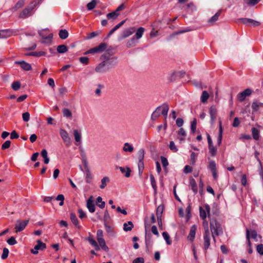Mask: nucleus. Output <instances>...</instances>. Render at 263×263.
I'll return each mask as SVG.
<instances>
[{
  "instance_id": "nucleus-1",
  "label": "nucleus",
  "mask_w": 263,
  "mask_h": 263,
  "mask_svg": "<svg viewBox=\"0 0 263 263\" xmlns=\"http://www.w3.org/2000/svg\"><path fill=\"white\" fill-rule=\"evenodd\" d=\"M210 229L212 237L215 241V236H218L223 233L221 225L215 218H212L210 220Z\"/></svg>"
},
{
  "instance_id": "nucleus-2",
  "label": "nucleus",
  "mask_w": 263,
  "mask_h": 263,
  "mask_svg": "<svg viewBox=\"0 0 263 263\" xmlns=\"http://www.w3.org/2000/svg\"><path fill=\"white\" fill-rule=\"evenodd\" d=\"M28 222L29 220H25L23 221L17 220L15 226V232L17 233L22 231L28 224Z\"/></svg>"
},
{
  "instance_id": "nucleus-3",
  "label": "nucleus",
  "mask_w": 263,
  "mask_h": 263,
  "mask_svg": "<svg viewBox=\"0 0 263 263\" xmlns=\"http://www.w3.org/2000/svg\"><path fill=\"white\" fill-rule=\"evenodd\" d=\"M46 248L45 243H43L41 240H37V245H35L33 249L31 250V252L33 254H37L38 253V250H43Z\"/></svg>"
},
{
  "instance_id": "nucleus-4",
  "label": "nucleus",
  "mask_w": 263,
  "mask_h": 263,
  "mask_svg": "<svg viewBox=\"0 0 263 263\" xmlns=\"http://www.w3.org/2000/svg\"><path fill=\"white\" fill-rule=\"evenodd\" d=\"M207 140L209 152L212 156H214L216 154L217 149L214 146L212 139L209 134H207Z\"/></svg>"
},
{
  "instance_id": "nucleus-5",
  "label": "nucleus",
  "mask_w": 263,
  "mask_h": 263,
  "mask_svg": "<svg viewBox=\"0 0 263 263\" xmlns=\"http://www.w3.org/2000/svg\"><path fill=\"white\" fill-rule=\"evenodd\" d=\"M252 92V90L251 89H246L238 95L237 98L238 100L241 102H243L246 99V97L250 96Z\"/></svg>"
},
{
  "instance_id": "nucleus-6",
  "label": "nucleus",
  "mask_w": 263,
  "mask_h": 263,
  "mask_svg": "<svg viewBox=\"0 0 263 263\" xmlns=\"http://www.w3.org/2000/svg\"><path fill=\"white\" fill-rule=\"evenodd\" d=\"M107 47L106 43H102L98 46L90 49L91 54L102 52L105 50Z\"/></svg>"
},
{
  "instance_id": "nucleus-7",
  "label": "nucleus",
  "mask_w": 263,
  "mask_h": 263,
  "mask_svg": "<svg viewBox=\"0 0 263 263\" xmlns=\"http://www.w3.org/2000/svg\"><path fill=\"white\" fill-rule=\"evenodd\" d=\"M109 70L104 61L101 62L95 68V71L98 73H104Z\"/></svg>"
},
{
  "instance_id": "nucleus-8",
  "label": "nucleus",
  "mask_w": 263,
  "mask_h": 263,
  "mask_svg": "<svg viewBox=\"0 0 263 263\" xmlns=\"http://www.w3.org/2000/svg\"><path fill=\"white\" fill-rule=\"evenodd\" d=\"M144 224H145V244H146V251L148 252L149 251V249H148V247L149 245H152V239H151V237H152L151 234H149L148 235H147L146 229H147V227H149L150 226L151 223H147L146 222V220H145Z\"/></svg>"
},
{
  "instance_id": "nucleus-9",
  "label": "nucleus",
  "mask_w": 263,
  "mask_h": 263,
  "mask_svg": "<svg viewBox=\"0 0 263 263\" xmlns=\"http://www.w3.org/2000/svg\"><path fill=\"white\" fill-rule=\"evenodd\" d=\"M209 114L211 118V122L213 124L215 122L217 117V110L215 105H212L209 109Z\"/></svg>"
},
{
  "instance_id": "nucleus-10",
  "label": "nucleus",
  "mask_w": 263,
  "mask_h": 263,
  "mask_svg": "<svg viewBox=\"0 0 263 263\" xmlns=\"http://www.w3.org/2000/svg\"><path fill=\"white\" fill-rule=\"evenodd\" d=\"M135 31V27H130V28H127V29L124 30L122 32V34L120 37V40H122L129 36Z\"/></svg>"
},
{
  "instance_id": "nucleus-11",
  "label": "nucleus",
  "mask_w": 263,
  "mask_h": 263,
  "mask_svg": "<svg viewBox=\"0 0 263 263\" xmlns=\"http://www.w3.org/2000/svg\"><path fill=\"white\" fill-rule=\"evenodd\" d=\"M86 207L90 213L95 212L96 207L93 203V197L91 196L87 200Z\"/></svg>"
},
{
  "instance_id": "nucleus-12",
  "label": "nucleus",
  "mask_w": 263,
  "mask_h": 263,
  "mask_svg": "<svg viewBox=\"0 0 263 263\" xmlns=\"http://www.w3.org/2000/svg\"><path fill=\"white\" fill-rule=\"evenodd\" d=\"M14 63L15 64L20 65L21 68L24 70L29 71L32 69L31 65L24 61H15Z\"/></svg>"
},
{
  "instance_id": "nucleus-13",
  "label": "nucleus",
  "mask_w": 263,
  "mask_h": 263,
  "mask_svg": "<svg viewBox=\"0 0 263 263\" xmlns=\"http://www.w3.org/2000/svg\"><path fill=\"white\" fill-rule=\"evenodd\" d=\"M204 248L205 250H206L210 245V231L209 230H206L205 232H204Z\"/></svg>"
},
{
  "instance_id": "nucleus-14",
  "label": "nucleus",
  "mask_w": 263,
  "mask_h": 263,
  "mask_svg": "<svg viewBox=\"0 0 263 263\" xmlns=\"http://www.w3.org/2000/svg\"><path fill=\"white\" fill-rule=\"evenodd\" d=\"M104 62L107 66L108 67V69H110L117 65L118 59L116 57H112L110 60H105Z\"/></svg>"
},
{
  "instance_id": "nucleus-15",
  "label": "nucleus",
  "mask_w": 263,
  "mask_h": 263,
  "mask_svg": "<svg viewBox=\"0 0 263 263\" xmlns=\"http://www.w3.org/2000/svg\"><path fill=\"white\" fill-rule=\"evenodd\" d=\"M13 31L10 29L0 30V39L7 38L11 36Z\"/></svg>"
},
{
  "instance_id": "nucleus-16",
  "label": "nucleus",
  "mask_w": 263,
  "mask_h": 263,
  "mask_svg": "<svg viewBox=\"0 0 263 263\" xmlns=\"http://www.w3.org/2000/svg\"><path fill=\"white\" fill-rule=\"evenodd\" d=\"M240 20L245 24H250L253 26H258L260 24L259 22L256 21L251 18H240Z\"/></svg>"
},
{
  "instance_id": "nucleus-17",
  "label": "nucleus",
  "mask_w": 263,
  "mask_h": 263,
  "mask_svg": "<svg viewBox=\"0 0 263 263\" xmlns=\"http://www.w3.org/2000/svg\"><path fill=\"white\" fill-rule=\"evenodd\" d=\"M33 10L32 7H28L25 8L23 11L20 14V18H26L30 15V12Z\"/></svg>"
},
{
  "instance_id": "nucleus-18",
  "label": "nucleus",
  "mask_w": 263,
  "mask_h": 263,
  "mask_svg": "<svg viewBox=\"0 0 263 263\" xmlns=\"http://www.w3.org/2000/svg\"><path fill=\"white\" fill-rule=\"evenodd\" d=\"M196 231V226L193 225L191 227L190 233L187 236V238L191 241H193L195 238Z\"/></svg>"
},
{
  "instance_id": "nucleus-19",
  "label": "nucleus",
  "mask_w": 263,
  "mask_h": 263,
  "mask_svg": "<svg viewBox=\"0 0 263 263\" xmlns=\"http://www.w3.org/2000/svg\"><path fill=\"white\" fill-rule=\"evenodd\" d=\"M60 135L61 136V137L62 138L63 140L65 142H69L70 141V138L68 136V134L67 133V132L64 130V129H60Z\"/></svg>"
},
{
  "instance_id": "nucleus-20",
  "label": "nucleus",
  "mask_w": 263,
  "mask_h": 263,
  "mask_svg": "<svg viewBox=\"0 0 263 263\" xmlns=\"http://www.w3.org/2000/svg\"><path fill=\"white\" fill-rule=\"evenodd\" d=\"M70 218L73 224L77 227L78 228H80V226L79 224V221L76 216V215L74 213H71L70 215Z\"/></svg>"
},
{
  "instance_id": "nucleus-21",
  "label": "nucleus",
  "mask_w": 263,
  "mask_h": 263,
  "mask_svg": "<svg viewBox=\"0 0 263 263\" xmlns=\"http://www.w3.org/2000/svg\"><path fill=\"white\" fill-rule=\"evenodd\" d=\"M86 240L89 242V243L91 246H92L93 247H94L95 248V249L96 251L100 250V247L98 245L97 241L94 239H93L91 237H89L87 238H86Z\"/></svg>"
},
{
  "instance_id": "nucleus-22",
  "label": "nucleus",
  "mask_w": 263,
  "mask_h": 263,
  "mask_svg": "<svg viewBox=\"0 0 263 263\" xmlns=\"http://www.w3.org/2000/svg\"><path fill=\"white\" fill-rule=\"evenodd\" d=\"M26 56H34L39 57L42 55H46V52L44 51H34L31 52L29 53H26L25 54Z\"/></svg>"
},
{
  "instance_id": "nucleus-23",
  "label": "nucleus",
  "mask_w": 263,
  "mask_h": 263,
  "mask_svg": "<svg viewBox=\"0 0 263 263\" xmlns=\"http://www.w3.org/2000/svg\"><path fill=\"white\" fill-rule=\"evenodd\" d=\"M190 184L191 186L192 190L195 194H196L198 192L197 185L195 180L193 178H190Z\"/></svg>"
},
{
  "instance_id": "nucleus-24",
  "label": "nucleus",
  "mask_w": 263,
  "mask_h": 263,
  "mask_svg": "<svg viewBox=\"0 0 263 263\" xmlns=\"http://www.w3.org/2000/svg\"><path fill=\"white\" fill-rule=\"evenodd\" d=\"M251 107L253 112H256L258 110L259 107H263V103L254 101L252 104Z\"/></svg>"
},
{
  "instance_id": "nucleus-25",
  "label": "nucleus",
  "mask_w": 263,
  "mask_h": 263,
  "mask_svg": "<svg viewBox=\"0 0 263 263\" xmlns=\"http://www.w3.org/2000/svg\"><path fill=\"white\" fill-rule=\"evenodd\" d=\"M149 177L151 179V185L154 189V194L156 195L157 194L156 181L154 176L152 174H150Z\"/></svg>"
},
{
  "instance_id": "nucleus-26",
  "label": "nucleus",
  "mask_w": 263,
  "mask_h": 263,
  "mask_svg": "<svg viewBox=\"0 0 263 263\" xmlns=\"http://www.w3.org/2000/svg\"><path fill=\"white\" fill-rule=\"evenodd\" d=\"M144 30H145V29H144V28H143V27H139L137 29V31L136 32L135 35L133 37H135V39L136 40L140 39L142 36Z\"/></svg>"
},
{
  "instance_id": "nucleus-27",
  "label": "nucleus",
  "mask_w": 263,
  "mask_h": 263,
  "mask_svg": "<svg viewBox=\"0 0 263 263\" xmlns=\"http://www.w3.org/2000/svg\"><path fill=\"white\" fill-rule=\"evenodd\" d=\"M209 97V94L206 91H203L200 97L201 102L203 103H206Z\"/></svg>"
},
{
  "instance_id": "nucleus-28",
  "label": "nucleus",
  "mask_w": 263,
  "mask_h": 263,
  "mask_svg": "<svg viewBox=\"0 0 263 263\" xmlns=\"http://www.w3.org/2000/svg\"><path fill=\"white\" fill-rule=\"evenodd\" d=\"M161 106V108H162L161 114L165 118H166L167 116V112L169 109L168 105L167 103H164Z\"/></svg>"
},
{
  "instance_id": "nucleus-29",
  "label": "nucleus",
  "mask_w": 263,
  "mask_h": 263,
  "mask_svg": "<svg viewBox=\"0 0 263 263\" xmlns=\"http://www.w3.org/2000/svg\"><path fill=\"white\" fill-rule=\"evenodd\" d=\"M161 108V106H158L153 112L151 116V119L152 120H156V119L160 115V109Z\"/></svg>"
},
{
  "instance_id": "nucleus-30",
  "label": "nucleus",
  "mask_w": 263,
  "mask_h": 263,
  "mask_svg": "<svg viewBox=\"0 0 263 263\" xmlns=\"http://www.w3.org/2000/svg\"><path fill=\"white\" fill-rule=\"evenodd\" d=\"M57 50L59 53H64L68 51V48L65 45H60L57 47Z\"/></svg>"
},
{
  "instance_id": "nucleus-31",
  "label": "nucleus",
  "mask_w": 263,
  "mask_h": 263,
  "mask_svg": "<svg viewBox=\"0 0 263 263\" xmlns=\"http://www.w3.org/2000/svg\"><path fill=\"white\" fill-rule=\"evenodd\" d=\"M59 35L60 39L65 40L68 36V32L66 29H61L60 30Z\"/></svg>"
},
{
  "instance_id": "nucleus-32",
  "label": "nucleus",
  "mask_w": 263,
  "mask_h": 263,
  "mask_svg": "<svg viewBox=\"0 0 263 263\" xmlns=\"http://www.w3.org/2000/svg\"><path fill=\"white\" fill-rule=\"evenodd\" d=\"M221 12V10H219L214 16L209 20L208 22L210 23H213L217 21Z\"/></svg>"
},
{
  "instance_id": "nucleus-33",
  "label": "nucleus",
  "mask_w": 263,
  "mask_h": 263,
  "mask_svg": "<svg viewBox=\"0 0 263 263\" xmlns=\"http://www.w3.org/2000/svg\"><path fill=\"white\" fill-rule=\"evenodd\" d=\"M134 228V224L132 221H128L127 223H124L123 224V229L125 231H129Z\"/></svg>"
},
{
  "instance_id": "nucleus-34",
  "label": "nucleus",
  "mask_w": 263,
  "mask_h": 263,
  "mask_svg": "<svg viewBox=\"0 0 263 263\" xmlns=\"http://www.w3.org/2000/svg\"><path fill=\"white\" fill-rule=\"evenodd\" d=\"M117 168H119L123 174L125 173L124 175L126 177H129L130 176L131 170L129 167H126V171H125V168L123 167H117Z\"/></svg>"
},
{
  "instance_id": "nucleus-35",
  "label": "nucleus",
  "mask_w": 263,
  "mask_h": 263,
  "mask_svg": "<svg viewBox=\"0 0 263 263\" xmlns=\"http://www.w3.org/2000/svg\"><path fill=\"white\" fill-rule=\"evenodd\" d=\"M123 150L126 152L132 153L134 151L133 146L128 143H125L123 147Z\"/></svg>"
},
{
  "instance_id": "nucleus-36",
  "label": "nucleus",
  "mask_w": 263,
  "mask_h": 263,
  "mask_svg": "<svg viewBox=\"0 0 263 263\" xmlns=\"http://www.w3.org/2000/svg\"><path fill=\"white\" fill-rule=\"evenodd\" d=\"M252 134L254 139L257 140L259 138V130L255 127L252 128Z\"/></svg>"
},
{
  "instance_id": "nucleus-37",
  "label": "nucleus",
  "mask_w": 263,
  "mask_h": 263,
  "mask_svg": "<svg viewBox=\"0 0 263 263\" xmlns=\"http://www.w3.org/2000/svg\"><path fill=\"white\" fill-rule=\"evenodd\" d=\"M164 210V206L162 204H160L157 208L156 216L157 218L162 217V215Z\"/></svg>"
},
{
  "instance_id": "nucleus-38",
  "label": "nucleus",
  "mask_w": 263,
  "mask_h": 263,
  "mask_svg": "<svg viewBox=\"0 0 263 263\" xmlns=\"http://www.w3.org/2000/svg\"><path fill=\"white\" fill-rule=\"evenodd\" d=\"M135 37H132L129 40H128L126 43V47L127 48H130L132 47H134L136 44Z\"/></svg>"
},
{
  "instance_id": "nucleus-39",
  "label": "nucleus",
  "mask_w": 263,
  "mask_h": 263,
  "mask_svg": "<svg viewBox=\"0 0 263 263\" xmlns=\"http://www.w3.org/2000/svg\"><path fill=\"white\" fill-rule=\"evenodd\" d=\"M197 125V120L196 118H194L193 121L191 123V129L192 134L195 133Z\"/></svg>"
},
{
  "instance_id": "nucleus-40",
  "label": "nucleus",
  "mask_w": 263,
  "mask_h": 263,
  "mask_svg": "<svg viewBox=\"0 0 263 263\" xmlns=\"http://www.w3.org/2000/svg\"><path fill=\"white\" fill-rule=\"evenodd\" d=\"M120 14H117L116 12L114 11L111 13H109L106 15V16L108 19H111L112 20H115L117 18Z\"/></svg>"
},
{
  "instance_id": "nucleus-41",
  "label": "nucleus",
  "mask_w": 263,
  "mask_h": 263,
  "mask_svg": "<svg viewBox=\"0 0 263 263\" xmlns=\"http://www.w3.org/2000/svg\"><path fill=\"white\" fill-rule=\"evenodd\" d=\"M162 236L166 241L167 245H170L172 243V241L168 234L166 232H163L162 233Z\"/></svg>"
},
{
  "instance_id": "nucleus-42",
  "label": "nucleus",
  "mask_w": 263,
  "mask_h": 263,
  "mask_svg": "<svg viewBox=\"0 0 263 263\" xmlns=\"http://www.w3.org/2000/svg\"><path fill=\"white\" fill-rule=\"evenodd\" d=\"M101 33V31H97L95 32H92L89 34H87V36L86 37V40H90L94 37H96L98 35H99Z\"/></svg>"
},
{
  "instance_id": "nucleus-43",
  "label": "nucleus",
  "mask_w": 263,
  "mask_h": 263,
  "mask_svg": "<svg viewBox=\"0 0 263 263\" xmlns=\"http://www.w3.org/2000/svg\"><path fill=\"white\" fill-rule=\"evenodd\" d=\"M144 168V166L143 160H138V168H139V174L140 176L142 175Z\"/></svg>"
},
{
  "instance_id": "nucleus-44",
  "label": "nucleus",
  "mask_w": 263,
  "mask_h": 263,
  "mask_svg": "<svg viewBox=\"0 0 263 263\" xmlns=\"http://www.w3.org/2000/svg\"><path fill=\"white\" fill-rule=\"evenodd\" d=\"M92 178V174H91L89 169H87V170H86V182L89 183Z\"/></svg>"
},
{
  "instance_id": "nucleus-45",
  "label": "nucleus",
  "mask_w": 263,
  "mask_h": 263,
  "mask_svg": "<svg viewBox=\"0 0 263 263\" xmlns=\"http://www.w3.org/2000/svg\"><path fill=\"white\" fill-rule=\"evenodd\" d=\"M160 159L161 160L162 166L164 167V170L166 171V166L168 165L167 159L164 156H161Z\"/></svg>"
},
{
  "instance_id": "nucleus-46",
  "label": "nucleus",
  "mask_w": 263,
  "mask_h": 263,
  "mask_svg": "<svg viewBox=\"0 0 263 263\" xmlns=\"http://www.w3.org/2000/svg\"><path fill=\"white\" fill-rule=\"evenodd\" d=\"M12 88L15 90H18L21 87V83L19 81H14L11 85Z\"/></svg>"
},
{
  "instance_id": "nucleus-47",
  "label": "nucleus",
  "mask_w": 263,
  "mask_h": 263,
  "mask_svg": "<svg viewBox=\"0 0 263 263\" xmlns=\"http://www.w3.org/2000/svg\"><path fill=\"white\" fill-rule=\"evenodd\" d=\"M96 6V0H92L91 2L88 3L87 5V8L88 10H91L95 8Z\"/></svg>"
},
{
  "instance_id": "nucleus-48",
  "label": "nucleus",
  "mask_w": 263,
  "mask_h": 263,
  "mask_svg": "<svg viewBox=\"0 0 263 263\" xmlns=\"http://www.w3.org/2000/svg\"><path fill=\"white\" fill-rule=\"evenodd\" d=\"M73 135L74 136L75 140L77 142H79L81 141V134L78 132V130H74L73 131Z\"/></svg>"
},
{
  "instance_id": "nucleus-49",
  "label": "nucleus",
  "mask_w": 263,
  "mask_h": 263,
  "mask_svg": "<svg viewBox=\"0 0 263 263\" xmlns=\"http://www.w3.org/2000/svg\"><path fill=\"white\" fill-rule=\"evenodd\" d=\"M110 218V216H109V214L107 211V210H106L105 211V213H104V222H105V227L108 228V229H110V227L109 226H108L106 224V222Z\"/></svg>"
},
{
  "instance_id": "nucleus-50",
  "label": "nucleus",
  "mask_w": 263,
  "mask_h": 263,
  "mask_svg": "<svg viewBox=\"0 0 263 263\" xmlns=\"http://www.w3.org/2000/svg\"><path fill=\"white\" fill-rule=\"evenodd\" d=\"M200 216L204 220L206 218V212L201 206L199 207Z\"/></svg>"
},
{
  "instance_id": "nucleus-51",
  "label": "nucleus",
  "mask_w": 263,
  "mask_h": 263,
  "mask_svg": "<svg viewBox=\"0 0 263 263\" xmlns=\"http://www.w3.org/2000/svg\"><path fill=\"white\" fill-rule=\"evenodd\" d=\"M109 181V179L107 177H103L101 180V184L100 186V187L101 189H104L106 186V182H108Z\"/></svg>"
},
{
  "instance_id": "nucleus-52",
  "label": "nucleus",
  "mask_w": 263,
  "mask_h": 263,
  "mask_svg": "<svg viewBox=\"0 0 263 263\" xmlns=\"http://www.w3.org/2000/svg\"><path fill=\"white\" fill-rule=\"evenodd\" d=\"M169 148L172 151H173L174 153H176L178 150L175 143L173 141H170Z\"/></svg>"
},
{
  "instance_id": "nucleus-53",
  "label": "nucleus",
  "mask_w": 263,
  "mask_h": 263,
  "mask_svg": "<svg viewBox=\"0 0 263 263\" xmlns=\"http://www.w3.org/2000/svg\"><path fill=\"white\" fill-rule=\"evenodd\" d=\"M63 116L66 117L70 118L72 116L71 111L68 108H64L63 109Z\"/></svg>"
},
{
  "instance_id": "nucleus-54",
  "label": "nucleus",
  "mask_w": 263,
  "mask_h": 263,
  "mask_svg": "<svg viewBox=\"0 0 263 263\" xmlns=\"http://www.w3.org/2000/svg\"><path fill=\"white\" fill-rule=\"evenodd\" d=\"M138 160H143L144 157V150L143 148H141L138 152Z\"/></svg>"
},
{
  "instance_id": "nucleus-55",
  "label": "nucleus",
  "mask_w": 263,
  "mask_h": 263,
  "mask_svg": "<svg viewBox=\"0 0 263 263\" xmlns=\"http://www.w3.org/2000/svg\"><path fill=\"white\" fill-rule=\"evenodd\" d=\"M39 34L40 36L42 37L43 39L45 40H49L50 41L52 39L53 37L52 34H49L48 36H46L44 34L42 31H39Z\"/></svg>"
},
{
  "instance_id": "nucleus-56",
  "label": "nucleus",
  "mask_w": 263,
  "mask_h": 263,
  "mask_svg": "<svg viewBox=\"0 0 263 263\" xmlns=\"http://www.w3.org/2000/svg\"><path fill=\"white\" fill-rule=\"evenodd\" d=\"M9 253V250L6 248H4L3 249V254L1 256L2 259H6L8 256Z\"/></svg>"
},
{
  "instance_id": "nucleus-57",
  "label": "nucleus",
  "mask_w": 263,
  "mask_h": 263,
  "mask_svg": "<svg viewBox=\"0 0 263 263\" xmlns=\"http://www.w3.org/2000/svg\"><path fill=\"white\" fill-rule=\"evenodd\" d=\"M192 30H193V29H190L189 28H187L184 29H183L182 30H180L179 31L174 32L172 34V36H174L175 35H178V34H181V33H185V32H189V31H192Z\"/></svg>"
},
{
  "instance_id": "nucleus-58",
  "label": "nucleus",
  "mask_w": 263,
  "mask_h": 263,
  "mask_svg": "<svg viewBox=\"0 0 263 263\" xmlns=\"http://www.w3.org/2000/svg\"><path fill=\"white\" fill-rule=\"evenodd\" d=\"M112 56L108 53L105 52L103 54L101 55V59L103 60V61H105V60H109L111 58Z\"/></svg>"
},
{
  "instance_id": "nucleus-59",
  "label": "nucleus",
  "mask_w": 263,
  "mask_h": 263,
  "mask_svg": "<svg viewBox=\"0 0 263 263\" xmlns=\"http://www.w3.org/2000/svg\"><path fill=\"white\" fill-rule=\"evenodd\" d=\"M80 62L84 65H87L89 63V59L87 57H82L79 58Z\"/></svg>"
},
{
  "instance_id": "nucleus-60",
  "label": "nucleus",
  "mask_w": 263,
  "mask_h": 263,
  "mask_svg": "<svg viewBox=\"0 0 263 263\" xmlns=\"http://www.w3.org/2000/svg\"><path fill=\"white\" fill-rule=\"evenodd\" d=\"M11 141L10 140H7L2 145V149H6L10 147L11 145Z\"/></svg>"
},
{
  "instance_id": "nucleus-61",
  "label": "nucleus",
  "mask_w": 263,
  "mask_h": 263,
  "mask_svg": "<svg viewBox=\"0 0 263 263\" xmlns=\"http://www.w3.org/2000/svg\"><path fill=\"white\" fill-rule=\"evenodd\" d=\"M22 117L24 121L28 122L30 119V114L28 112H26L23 114Z\"/></svg>"
},
{
  "instance_id": "nucleus-62",
  "label": "nucleus",
  "mask_w": 263,
  "mask_h": 263,
  "mask_svg": "<svg viewBox=\"0 0 263 263\" xmlns=\"http://www.w3.org/2000/svg\"><path fill=\"white\" fill-rule=\"evenodd\" d=\"M7 242L10 245H14L17 243V241L14 237H11L7 240Z\"/></svg>"
},
{
  "instance_id": "nucleus-63",
  "label": "nucleus",
  "mask_w": 263,
  "mask_h": 263,
  "mask_svg": "<svg viewBox=\"0 0 263 263\" xmlns=\"http://www.w3.org/2000/svg\"><path fill=\"white\" fill-rule=\"evenodd\" d=\"M257 252L260 255H263V244H259L256 247Z\"/></svg>"
},
{
  "instance_id": "nucleus-64",
  "label": "nucleus",
  "mask_w": 263,
  "mask_h": 263,
  "mask_svg": "<svg viewBox=\"0 0 263 263\" xmlns=\"http://www.w3.org/2000/svg\"><path fill=\"white\" fill-rule=\"evenodd\" d=\"M133 263H144V259L143 257H137L133 260Z\"/></svg>"
}]
</instances>
